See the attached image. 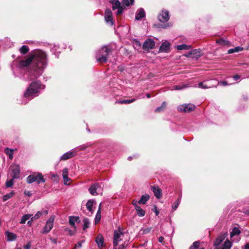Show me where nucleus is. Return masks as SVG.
I'll return each instance as SVG.
<instances>
[{
    "label": "nucleus",
    "instance_id": "nucleus-49",
    "mask_svg": "<svg viewBox=\"0 0 249 249\" xmlns=\"http://www.w3.org/2000/svg\"><path fill=\"white\" fill-rule=\"evenodd\" d=\"M76 230V229H74L73 230H70V229H69V230L66 229V231H68L69 235H72L75 233Z\"/></svg>",
    "mask_w": 249,
    "mask_h": 249
},
{
    "label": "nucleus",
    "instance_id": "nucleus-57",
    "mask_svg": "<svg viewBox=\"0 0 249 249\" xmlns=\"http://www.w3.org/2000/svg\"><path fill=\"white\" fill-rule=\"evenodd\" d=\"M166 103L165 102H163L160 107H162V109H164L166 107Z\"/></svg>",
    "mask_w": 249,
    "mask_h": 249
},
{
    "label": "nucleus",
    "instance_id": "nucleus-27",
    "mask_svg": "<svg viewBox=\"0 0 249 249\" xmlns=\"http://www.w3.org/2000/svg\"><path fill=\"white\" fill-rule=\"evenodd\" d=\"M14 149H11L9 148H5L4 150V153L7 156H8L10 160H12L13 158V154H14Z\"/></svg>",
    "mask_w": 249,
    "mask_h": 249
},
{
    "label": "nucleus",
    "instance_id": "nucleus-45",
    "mask_svg": "<svg viewBox=\"0 0 249 249\" xmlns=\"http://www.w3.org/2000/svg\"><path fill=\"white\" fill-rule=\"evenodd\" d=\"M199 245H200L199 242L196 241L190 247L189 249H197L199 247Z\"/></svg>",
    "mask_w": 249,
    "mask_h": 249
},
{
    "label": "nucleus",
    "instance_id": "nucleus-19",
    "mask_svg": "<svg viewBox=\"0 0 249 249\" xmlns=\"http://www.w3.org/2000/svg\"><path fill=\"white\" fill-rule=\"evenodd\" d=\"M151 190L153 192L155 196L157 198H160L161 197V191L158 186H151Z\"/></svg>",
    "mask_w": 249,
    "mask_h": 249
},
{
    "label": "nucleus",
    "instance_id": "nucleus-64",
    "mask_svg": "<svg viewBox=\"0 0 249 249\" xmlns=\"http://www.w3.org/2000/svg\"><path fill=\"white\" fill-rule=\"evenodd\" d=\"M154 212L156 213V215H158L159 213V212L157 210L156 208L155 210L154 211Z\"/></svg>",
    "mask_w": 249,
    "mask_h": 249
},
{
    "label": "nucleus",
    "instance_id": "nucleus-63",
    "mask_svg": "<svg viewBox=\"0 0 249 249\" xmlns=\"http://www.w3.org/2000/svg\"><path fill=\"white\" fill-rule=\"evenodd\" d=\"M245 249H249V243H247L245 246Z\"/></svg>",
    "mask_w": 249,
    "mask_h": 249
},
{
    "label": "nucleus",
    "instance_id": "nucleus-5",
    "mask_svg": "<svg viewBox=\"0 0 249 249\" xmlns=\"http://www.w3.org/2000/svg\"><path fill=\"white\" fill-rule=\"evenodd\" d=\"M45 181L42 175L40 173H32V183L36 182L38 185L43 183Z\"/></svg>",
    "mask_w": 249,
    "mask_h": 249
},
{
    "label": "nucleus",
    "instance_id": "nucleus-25",
    "mask_svg": "<svg viewBox=\"0 0 249 249\" xmlns=\"http://www.w3.org/2000/svg\"><path fill=\"white\" fill-rule=\"evenodd\" d=\"M214 86L212 84H210L209 82H207V81H204V82H200L198 84V87L204 89H209L213 87Z\"/></svg>",
    "mask_w": 249,
    "mask_h": 249
},
{
    "label": "nucleus",
    "instance_id": "nucleus-22",
    "mask_svg": "<svg viewBox=\"0 0 249 249\" xmlns=\"http://www.w3.org/2000/svg\"><path fill=\"white\" fill-rule=\"evenodd\" d=\"M5 235L7 240L8 241H12L15 240L17 238V235L13 232H11L8 231H5Z\"/></svg>",
    "mask_w": 249,
    "mask_h": 249
},
{
    "label": "nucleus",
    "instance_id": "nucleus-56",
    "mask_svg": "<svg viewBox=\"0 0 249 249\" xmlns=\"http://www.w3.org/2000/svg\"><path fill=\"white\" fill-rule=\"evenodd\" d=\"M27 182L28 183H31V175H29L27 178Z\"/></svg>",
    "mask_w": 249,
    "mask_h": 249
},
{
    "label": "nucleus",
    "instance_id": "nucleus-21",
    "mask_svg": "<svg viewBox=\"0 0 249 249\" xmlns=\"http://www.w3.org/2000/svg\"><path fill=\"white\" fill-rule=\"evenodd\" d=\"M170 44L168 41H165L160 46V51L162 52H167L170 48Z\"/></svg>",
    "mask_w": 249,
    "mask_h": 249
},
{
    "label": "nucleus",
    "instance_id": "nucleus-16",
    "mask_svg": "<svg viewBox=\"0 0 249 249\" xmlns=\"http://www.w3.org/2000/svg\"><path fill=\"white\" fill-rule=\"evenodd\" d=\"M227 235V232L220 233L214 242V247L218 246L219 245L223 243L224 242V240L225 239Z\"/></svg>",
    "mask_w": 249,
    "mask_h": 249
},
{
    "label": "nucleus",
    "instance_id": "nucleus-41",
    "mask_svg": "<svg viewBox=\"0 0 249 249\" xmlns=\"http://www.w3.org/2000/svg\"><path fill=\"white\" fill-rule=\"evenodd\" d=\"M180 199H181V196L180 197H179L178 198V199L177 200H176L173 205L172 206V209L174 210H175L177 209V208L178 207L180 202Z\"/></svg>",
    "mask_w": 249,
    "mask_h": 249
},
{
    "label": "nucleus",
    "instance_id": "nucleus-28",
    "mask_svg": "<svg viewBox=\"0 0 249 249\" xmlns=\"http://www.w3.org/2000/svg\"><path fill=\"white\" fill-rule=\"evenodd\" d=\"M31 96V84H30L27 90L25 91L24 94L23 98H27L28 99V101H29L30 100V97Z\"/></svg>",
    "mask_w": 249,
    "mask_h": 249
},
{
    "label": "nucleus",
    "instance_id": "nucleus-3",
    "mask_svg": "<svg viewBox=\"0 0 249 249\" xmlns=\"http://www.w3.org/2000/svg\"><path fill=\"white\" fill-rule=\"evenodd\" d=\"M44 85L41 84L39 81L37 80L35 81H32V98L37 96L40 90L44 89Z\"/></svg>",
    "mask_w": 249,
    "mask_h": 249
},
{
    "label": "nucleus",
    "instance_id": "nucleus-29",
    "mask_svg": "<svg viewBox=\"0 0 249 249\" xmlns=\"http://www.w3.org/2000/svg\"><path fill=\"white\" fill-rule=\"evenodd\" d=\"M189 87H190V86L188 84L175 85L172 87V90H181Z\"/></svg>",
    "mask_w": 249,
    "mask_h": 249
},
{
    "label": "nucleus",
    "instance_id": "nucleus-44",
    "mask_svg": "<svg viewBox=\"0 0 249 249\" xmlns=\"http://www.w3.org/2000/svg\"><path fill=\"white\" fill-rule=\"evenodd\" d=\"M83 223H84V225L83 226V230H85L86 229H87V228L89 227V220L87 218H85L83 220Z\"/></svg>",
    "mask_w": 249,
    "mask_h": 249
},
{
    "label": "nucleus",
    "instance_id": "nucleus-58",
    "mask_svg": "<svg viewBox=\"0 0 249 249\" xmlns=\"http://www.w3.org/2000/svg\"><path fill=\"white\" fill-rule=\"evenodd\" d=\"M164 240V238L162 236H160L159 238L158 241L160 243H162Z\"/></svg>",
    "mask_w": 249,
    "mask_h": 249
},
{
    "label": "nucleus",
    "instance_id": "nucleus-32",
    "mask_svg": "<svg viewBox=\"0 0 249 249\" xmlns=\"http://www.w3.org/2000/svg\"><path fill=\"white\" fill-rule=\"evenodd\" d=\"M149 198V195H143L140 200L138 201L139 204H145Z\"/></svg>",
    "mask_w": 249,
    "mask_h": 249
},
{
    "label": "nucleus",
    "instance_id": "nucleus-20",
    "mask_svg": "<svg viewBox=\"0 0 249 249\" xmlns=\"http://www.w3.org/2000/svg\"><path fill=\"white\" fill-rule=\"evenodd\" d=\"M79 218L77 216H70L69 217V223L70 225L74 229H76V227L75 225L76 222H79Z\"/></svg>",
    "mask_w": 249,
    "mask_h": 249
},
{
    "label": "nucleus",
    "instance_id": "nucleus-53",
    "mask_svg": "<svg viewBox=\"0 0 249 249\" xmlns=\"http://www.w3.org/2000/svg\"><path fill=\"white\" fill-rule=\"evenodd\" d=\"M137 203H138V202L136 200H133L132 204L135 206V208H136V206H139L137 205Z\"/></svg>",
    "mask_w": 249,
    "mask_h": 249
},
{
    "label": "nucleus",
    "instance_id": "nucleus-37",
    "mask_svg": "<svg viewBox=\"0 0 249 249\" xmlns=\"http://www.w3.org/2000/svg\"><path fill=\"white\" fill-rule=\"evenodd\" d=\"M31 215L30 214H26L24 215L21 219L20 223L21 224H24L25 223L26 221L30 219L31 217Z\"/></svg>",
    "mask_w": 249,
    "mask_h": 249
},
{
    "label": "nucleus",
    "instance_id": "nucleus-47",
    "mask_svg": "<svg viewBox=\"0 0 249 249\" xmlns=\"http://www.w3.org/2000/svg\"><path fill=\"white\" fill-rule=\"evenodd\" d=\"M216 43L220 45H226L227 44L226 40L223 39H219L216 40Z\"/></svg>",
    "mask_w": 249,
    "mask_h": 249
},
{
    "label": "nucleus",
    "instance_id": "nucleus-6",
    "mask_svg": "<svg viewBox=\"0 0 249 249\" xmlns=\"http://www.w3.org/2000/svg\"><path fill=\"white\" fill-rule=\"evenodd\" d=\"M54 220V216L52 215L49 220L47 221L46 225L42 230V232L43 233H47L52 230L53 227Z\"/></svg>",
    "mask_w": 249,
    "mask_h": 249
},
{
    "label": "nucleus",
    "instance_id": "nucleus-7",
    "mask_svg": "<svg viewBox=\"0 0 249 249\" xmlns=\"http://www.w3.org/2000/svg\"><path fill=\"white\" fill-rule=\"evenodd\" d=\"M10 171L12 175L13 178H18L20 174L19 165L17 164L13 163L10 167Z\"/></svg>",
    "mask_w": 249,
    "mask_h": 249
},
{
    "label": "nucleus",
    "instance_id": "nucleus-8",
    "mask_svg": "<svg viewBox=\"0 0 249 249\" xmlns=\"http://www.w3.org/2000/svg\"><path fill=\"white\" fill-rule=\"evenodd\" d=\"M195 108V106L192 104H185L179 106L178 107V110L179 111L189 112L193 110Z\"/></svg>",
    "mask_w": 249,
    "mask_h": 249
},
{
    "label": "nucleus",
    "instance_id": "nucleus-30",
    "mask_svg": "<svg viewBox=\"0 0 249 249\" xmlns=\"http://www.w3.org/2000/svg\"><path fill=\"white\" fill-rule=\"evenodd\" d=\"M94 203V200H89L86 204V207L87 209L92 214L93 212V211L92 210V207Z\"/></svg>",
    "mask_w": 249,
    "mask_h": 249
},
{
    "label": "nucleus",
    "instance_id": "nucleus-26",
    "mask_svg": "<svg viewBox=\"0 0 249 249\" xmlns=\"http://www.w3.org/2000/svg\"><path fill=\"white\" fill-rule=\"evenodd\" d=\"M48 213V212L47 210H41V211H38L35 216L32 217V221L39 218L42 215H47Z\"/></svg>",
    "mask_w": 249,
    "mask_h": 249
},
{
    "label": "nucleus",
    "instance_id": "nucleus-10",
    "mask_svg": "<svg viewBox=\"0 0 249 249\" xmlns=\"http://www.w3.org/2000/svg\"><path fill=\"white\" fill-rule=\"evenodd\" d=\"M102 188L98 183L92 185L89 188L90 193L93 196L102 194Z\"/></svg>",
    "mask_w": 249,
    "mask_h": 249
},
{
    "label": "nucleus",
    "instance_id": "nucleus-15",
    "mask_svg": "<svg viewBox=\"0 0 249 249\" xmlns=\"http://www.w3.org/2000/svg\"><path fill=\"white\" fill-rule=\"evenodd\" d=\"M31 64V56L24 60L21 61L19 63V67L23 69H29Z\"/></svg>",
    "mask_w": 249,
    "mask_h": 249
},
{
    "label": "nucleus",
    "instance_id": "nucleus-9",
    "mask_svg": "<svg viewBox=\"0 0 249 249\" xmlns=\"http://www.w3.org/2000/svg\"><path fill=\"white\" fill-rule=\"evenodd\" d=\"M185 55L186 57L197 59L202 55V53L199 49H194L190 51Z\"/></svg>",
    "mask_w": 249,
    "mask_h": 249
},
{
    "label": "nucleus",
    "instance_id": "nucleus-34",
    "mask_svg": "<svg viewBox=\"0 0 249 249\" xmlns=\"http://www.w3.org/2000/svg\"><path fill=\"white\" fill-rule=\"evenodd\" d=\"M137 214L139 216H143L145 215V211L142 209L141 207L140 206H136V208H135Z\"/></svg>",
    "mask_w": 249,
    "mask_h": 249
},
{
    "label": "nucleus",
    "instance_id": "nucleus-60",
    "mask_svg": "<svg viewBox=\"0 0 249 249\" xmlns=\"http://www.w3.org/2000/svg\"><path fill=\"white\" fill-rule=\"evenodd\" d=\"M150 230H151V228H148V229H145L143 231V232L144 233H148L150 231Z\"/></svg>",
    "mask_w": 249,
    "mask_h": 249
},
{
    "label": "nucleus",
    "instance_id": "nucleus-46",
    "mask_svg": "<svg viewBox=\"0 0 249 249\" xmlns=\"http://www.w3.org/2000/svg\"><path fill=\"white\" fill-rule=\"evenodd\" d=\"M64 179V183L65 185H70V183L69 182L71 180V178H70L68 176V177H63Z\"/></svg>",
    "mask_w": 249,
    "mask_h": 249
},
{
    "label": "nucleus",
    "instance_id": "nucleus-1",
    "mask_svg": "<svg viewBox=\"0 0 249 249\" xmlns=\"http://www.w3.org/2000/svg\"><path fill=\"white\" fill-rule=\"evenodd\" d=\"M48 63L46 53L41 50L32 51V76L38 77L42 75Z\"/></svg>",
    "mask_w": 249,
    "mask_h": 249
},
{
    "label": "nucleus",
    "instance_id": "nucleus-18",
    "mask_svg": "<svg viewBox=\"0 0 249 249\" xmlns=\"http://www.w3.org/2000/svg\"><path fill=\"white\" fill-rule=\"evenodd\" d=\"M75 155L74 151L71 150L65 154H64L60 158V160H66L71 158H72Z\"/></svg>",
    "mask_w": 249,
    "mask_h": 249
},
{
    "label": "nucleus",
    "instance_id": "nucleus-2",
    "mask_svg": "<svg viewBox=\"0 0 249 249\" xmlns=\"http://www.w3.org/2000/svg\"><path fill=\"white\" fill-rule=\"evenodd\" d=\"M111 53V50L108 46L103 47L97 52L95 56L97 61L102 63L107 62Z\"/></svg>",
    "mask_w": 249,
    "mask_h": 249
},
{
    "label": "nucleus",
    "instance_id": "nucleus-61",
    "mask_svg": "<svg viewBox=\"0 0 249 249\" xmlns=\"http://www.w3.org/2000/svg\"><path fill=\"white\" fill-rule=\"evenodd\" d=\"M30 243H29L27 245H26L25 247H24V249H30Z\"/></svg>",
    "mask_w": 249,
    "mask_h": 249
},
{
    "label": "nucleus",
    "instance_id": "nucleus-54",
    "mask_svg": "<svg viewBox=\"0 0 249 249\" xmlns=\"http://www.w3.org/2000/svg\"><path fill=\"white\" fill-rule=\"evenodd\" d=\"M219 84H220L223 86H227L228 85L227 82L225 81H221L219 83Z\"/></svg>",
    "mask_w": 249,
    "mask_h": 249
},
{
    "label": "nucleus",
    "instance_id": "nucleus-4",
    "mask_svg": "<svg viewBox=\"0 0 249 249\" xmlns=\"http://www.w3.org/2000/svg\"><path fill=\"white\" fill-rule=\"evenodd\" d=\"M125 234L120 230H115L113 236V245L117 246L121 241L123 240Z\"/></svg>",
    "mask_w": 249,
    "mask_h": 249
},
{
    "label": "nucleus",
    "instance_id": "nucleus-51",
    "mask_svg": "<svg viewBox=\"0 0 249 249\" xmlns=\"http://www.w3.org/2000/svg\"><path fill=\"white\" fill-rule=\"evenodd\" d=\"M88 146H89V145L88 144H84L83 145H81L79 147V150H84L86 149Z\"/></svg>",
    "mask_w": 249,
    "mask_h": 249
},
{
    "label": "nucleus",
    "instance_id": "nucleus-50",
    "mask_svg": "<svg viewBox=\"0 0 249 249\" xmlns=\"http://www.w3.org/2000/svg\"><path fill=\"white\" fill-rule=\"evenodd\" d=\"M83 241H80L76 244L73 249H76L77 248H80L82 247Z\"/></svg>",
    "mask_w": 249,
    "mask_h": 249
},
{
    "label": "nucleus",
    "instance_id": "nucleus-31",
    "mask_svg": "<svg viewBox=\"0 0 249 249\" xmlns=\"http://www.w3.org/2000/svg\"><path fill=\"white\" fill-rule=\"evenodd\" d=\"M101 205L102 203H101L99 206V208L98 211L96 213V217H95V223H97L101 220Z\"/></svg>",
    "mask_w": 249,
    "mask_h": 249
},
{
    "label": "nucleus",
    "instance_id": "nucleus-23",
    "mask_svg": "<svg viewBox=\"0 0 249 249\" xmlns=\"http://www.w3.org/2000/svg\"><path fill=\"white\" fill-rule=\"evenodd\" d=\"M144 17H145L144 10L142 8H140V9H138L136 14V16H135L136 20H140Z\"/></svg>",
    "mask_w": 249,
    "mask_h": 249
},
{
    "label": "nucleus",
    "instance_id": "nucleus-13",
    "mask_svg": "<svg viewBox=\"0 0 249 249\" xmlns=\"http://www.w3.org/2000/svg\"><path fill=\"white\" fill-rule=\"evenodd\" d=\"M155 42L151 38L147 39L143 43L142 48L144 50L148 51L154 48Z\"/></svg>",
    "mask_w": 249,
    "mask_h": 249
},
{
    "label": "nucleus",
    "instance_id": "nucleus-42",
    "mask_svg": "<svg viewBox=\"0 0 249 249\" xmlns=\"http://www.w3.org/2000/svg\"><path fill=\"white\" fill-rule=\"evenodd\" d=\"M122 2L124 5L128 6L130 4H133L134 0H123Z\"/></svg>",
    "mask_w": 249,
    "mask_h": 249
},
{
    "label": "nucleus",
    "instance_id": "nucleus-17",
    "mask_svg": "<svg viewBox=\"0 0 249 249\" xmlns=\"http://www.w3.org/2000/svg\"><path fill=\"white\" fill-rule=\"evenodd\" d=\"M232 245L231 242L227 239L223 243L215 246L214 249H231Z\"/></svg>",
    "mask_w": 249,
    "mask_h": 249
},
{
    "label": "nucleus",
    "instance_id": "nucleus-62",
    "mask_svg": "<svg viewBox=\"0 0 249 249\" xmlns=\"http://www.w3.org/2000/svg\"><path fill=\"white\" fill-rule=\"evenodd\" d=\"M135 44H136V45L138 46H141V43L139 41H136Z\"/></svg>",
    "mask_w": 249,
    "mask_h": 249
},
{
    "label": "nucleus",
    "instance_id": "nucleus-43",
    "mask_svg": "<svg viewBox=\"0 0 249 249\" xmlns=\"http://www.w3.org/2000/svg\"><path fill=\"white\" fill-rule=\"evenodd\" d=\"M14 179L13 178L10 180H7L5 183V186L7 188L12 187L14 183Z\"/></svg>",
    "mask_w": 249,
    "mask_h": 249
},
{
    "label": "nucleus",
    "instance_id": "nucleus-39",
    "mask_svg": "<svg viewBox=\"0 0 249 249\" xmlns=\"http://www.w3.org/2000/svg\"><path fill=\"white\" fill-rule=\"evenodd\" d=\"M14 191H12L9 194H7L5 195H4L3 196V201H6L7 200L9 199V198H11L14 195Z\"/></svg>",
    "mask_w": 249,
    "mask_h": 249
},
{
    "label": "nucleus",
    "instance_id": "nucleus-24",
    "mask_svg": "<svg viewBox=\"0 0 249 249\" xmlns=\"http://www.w3.org/2000/svg\"><path fill=\"white\" fill-rule=\"evenodd\" d=\"M104 241V239L103 235L101 234H99L97 236L95 241L99 248H101L103 247Z\"/></svg>",
    "mask_w": 249,
    "mask_h": 249
},
{
    "label": "nucleus",
    "instance_id": "nucleus-55",
    "mask_svg": "<svg viewBox=\"0 0 249 249\" xmlns=\"http://www.w3.org/2000/svg\"><path fill=\"white\" fill-rule=\"evenodd\" d=\"M233 78L235 80H238L240 78V76H239V75H234L233 77Z\"/></svg>",
    "mask_w": 249,
    "mask_h": 249
},
{
    "label": "nucleus",
    "instance_id": "nucleus-35",
    "mask_svg": "<svg viewBox=\"0 0 249 249\" xmlns=\"http://www.w3.org/2000/svg\"><path fill=\"white\" fill-rule=\"evenodd\" d=\"M176 47L178 50H189V49L191 48V46L187 45L186 44H182L177 45Z\"/></svg>",
    "mask_w": 249,
    "mask_h": 249
},
{
    "label": "nucleus",
    "instance_id": "nucleus-48",
    "mask_svg": "<svg viewBox=\"0 0 249 249\" xmlns=\"http://www.w3.org/2000/svg\"><path fill=\"white\" fill-rule=\"evenodd\" d=\"M68 169L67 168H66L64 169V170H63L62 177L63 178V177H68Z\"/></svg>",
    "mask_w": 249,
    "mask_h": 249
},
{
    "label": "nucleus",
    "instance_id": "nucleus-12",
    "mask_svg": "<svg viewBox=\"0 0 249 249\" xmlns=\"http://www.w3.org/2000/svg\"><path fill=\"white\" fill-rule=\"evenodd\" d=\"M105 19L106 22L111 25H113L114 22L113 21L112 13L111 10L107 9L105 13Z\"/></svg>",
    "mask_w": 249,
    "mask_h": 249
},
{
    "label": "nucleus",
    "instance_id": "nucleus-11",
    "mask_svg": "<svg viewBox=\"0 0 249 249\" xmlns=\"http://www.w3.org/2000/svg\"><path fill=\"white\" fill-rule=\"evenodd\" d=\"M112 5V9L115 10L118 9L116 14L119 15L122 14L124 8L121 5V3L118 0H112L110 1Z\"/></svg>",
    "mask_w": 249,
    "mask_h": 249
},
{
    "label": "nucleus",
    "instance_id": "nucleus-52",
    "mask_svg": "<svg viewBox=\"0 0 249 249\" xmlns=\"http://www.w3.org/2000/svg\"><path fill=\"white\" fill-rule=\"evenodd\" d=\"M164 110V109H162V107H157V108L155 109V112H160L161 111H162V110Z\"/></svg>",
    "mask_w": 249,
    "mask_h": 249
},
{
    "label": "nucleus",
    "instance_id": "nucleus-33",
    "mask_svg": "<svg viewBox=\"0 0 249 249\" xmlns=\"http://www.w3.org/2000/svg\"><path fill=\"white\" fill-rule=\"evenodd\" d=\"M241 233V231L237 227H234L232 231L230 233L231 238H232L235 235H239Z\"/></svg>",
    "mask_w": 249,
    "mask_h": 249
},
{
    "label": "nucleus",
    "instance_id": "nucleus-36",
    "mask_svg": "<svg viewBox=\"0 0 249 249\" xmlns=\"http://www.w3.org/2000/svg\"><path fill=\"white\" fill-rule=\"evenodd\" d=\"M243 50V48L240 47H236L235 48L233 49H229L228 51V53L229 54L233 53L234 52H239L240 51H241Z\"/></svg>",
    "mask_w": 249,
    "mask_h": 249
},
{
    "label": "nucleus",
    "instance_id": "nucleus-59",
    "mask_svg": "<svg viewBox=\"0 0 249 249\" xmlns=\"http://www.w3.org/2000/svg\"><path fill=\"white\" fill-rule=\"evenodd\" d=\"M24 194L26 196H31V192L30 191H25L24 192Z\"/></svg>",
    "mask_w": 249,
    "mask_h": 249
},
{
    "label": "nucleus",
    "instance_id": "nucleus-14",
    "mask_svg": "<svg viewBox=\"0 0 249 249\" xmlns=\"http://www.w3.org/2000/svg\"><path fill=\"white\" fill-rule=\"evenodd\" d=\"M158 19L161 22H165L169 19V12L162 10L158 17Z\"/></svg>",
    "mask_w": 249,
    "mask_h": 249
},
{
    "label": "nucleus",
    "instance_id": "nucleus-38",
    "mask_svg": "<svg viewBox=\"0 0 249 249\" xmlns=\"http://www.w3.org/2000/svg\"><path fill=\"white\" fill-rule=\"evenodd\" d=\"M29 50V48L26 45H23L19 49L20 53L23 54L26 53Z\"/></svg>",
    "mask_w": 249,
    "mask_h": 249
},
{
    "label": "nucleus",
    "instance_id": "nucleus-40",
    "mask_svg": "<svg viewBox=\"0 0 249 249\" xmlns=\"http://www.w3.org/2000/svg\"><path fill=\"white\" fill-rule=\"evenodd\" d=\"M136 101V99H132L131 100H124L120 101H117L116 103L119 104H130Z\"/></svg>",
    "mask_w": 249,
    "mask_h": 249
}]
</instances>
